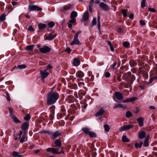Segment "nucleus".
<instances>
[{"label":"nucleus","mask_w":157,"mask_h":157,"mask_svg":"<svg viewBox=\"0 0 157 157\" xmlns=\"http://www.w3.org/2000/svg\"><path fill=\"white\" fill-rule=\"evenodd\" d=\"M59 98V94L58 93L51 91L47 96V104L50 105L55 103Z\"/></svg>","instance_id":"1"},{"label":"nucleus","mask_w":157,"mask_h":157,"mask_svg":"<svg viewBox=\"0 0 157 157\" xmlns=\"http://www.w3.org/2000/svg\"><path fill=\"white\" fill-rule=\"evenodd\" d=\"M81 30L78 31L77 32L75 33L74 36V37L73 41L70 44L73 45L75 44L80 45L81 43L78 39L79 35L81 33Z\"/></svg>","instance_id":"2"},{"label":"nucleus","mask_w":157,"mask_h":157,"mask_svg":"<svg viewBox=\"0 0 157 157\" xmlns=\"http://www.w3.org/2000/svg\"><path fill=\"white\" fill-rule=\"evenodd\" d=\"M28 9L30 11H32L34 10L37 11H41L42 9L41 8L37 6L34 5H30L29 6Z\"/></svg>","instance_id":"3"},{"label":"nucleus","mask_w":157,"mask_h":157,"mask_svg":"<svg viewBox=\"0 0 157 157\" xmlns=\"http://www.w3.org/2000/svg\"><path fill=\"white\" fill-rule=\"evenodd\" d=\"M51 50V48L47 46H45L43 48H40L39 49V50L40 52L44 54L50 52Z\"/></svg>","instance_id":"4"},{"label":"nucleus","mask_w":157,"mask_h":157,"mask_svg":"<svg viewBox=\"0 0 157 157\" xmlns=\"http://www.w3.org/2000/svg\"><path fill=\"white\" fill-rule=\"evenodd\" d=\"M133 127V125L131 124H128L125 125H124L123 126L121 127L119 129V130L121 132H122L124 131L129 129Z\"/></svg>","instance_id":"5"},{"label":"nucleus","mask_w":157,"mask_h":157,"mask_svg":"<svg viewBox=\"0 0 157 157\" xmlns=\"http://www.w3.org/2000/svg\"><path fill=\"white\" fill-rule=\"evenodd\" d=\"M47 69H45L44 71H40V73L42 78H45L48 75L49 73L47 72Z\"/></svg>","instance_id":"6"},{"label":"nucleus","mask_w":157,"mask_h":157,"mask_svg":"<svg viewBox=\"0 0 157 157\" xmlns=\"http://www.w3.org/2000/svg\"><path fill=\"white\" fill-rule=\"evenodd\" d=\"M76 75L78 80L83 81V79L82 78L84 76V74L81 71H78L76 73Z\"/></svg>","instance_id":"7"},{"label":"nucleus","mask_w":157,"mask_h":157,"mask_svg":"<svg viewBox=\"0 0 157 157\" xmlns=\"http://www.w3.org/2000/svg\"><path fill=\"white\" fill-rule=\"evenodd\" d=\"M49 134L51 136V138L53 140L55 139L61 134V133L58 131L55 132L53 133H50Z\"/></svg>","instance_id":"8"},{"label":"nucleus","mask_w":157,"mask_h":157,"mask_svg":"<svg viewBox=\"0 0 157 157\" xmlns=\"http://www.w3.org/2000/svg\"><path fill=\"white\" fill-rule=\"evenodd\" d=\"M59 149L53 147H49L46 149V151L48 152H51L53 154H57V150H59Z\"/></svg>","instance_id":"9"},{"label":"nucleus","mask_w":157,"mask_h":157,"mask_svg":"<svg viewBox=\"0 0 157 157\" xmlns=\"http://www.w3.org/2000/svg\"><path fill=\"white\" fill-rule=\"evenodd\" d=\"M56 36V34L55 33H52L51 34H49L48 36H47L45 40H52L54 39Z\"/></svg>","instance_id":"10"},{"label":"nucleus","mask_w":157,"mask_h":157,"mask_svg":"<svg viewBox=\"0 0 157 157\" xmlns=\"http://www.w3.org/2000/svg\"><path fill=\"white\" fill-rule=\"evenodd\" d=\"M99 6L103 10L107 11L109 9L108 6L104 2H101Z\"/></svg>","instance_id":"11"},{"label":"nucleus","mask_w":157,"mask_h":157,"mask_svg":"<svg viewBox=\"0 0 157 157\" xmlns=\"http://www.w3.org/2000/svg\"><path fill=\"white\" fill-rule=\"evenodd\" d=\"M115 95L116 98L118 100H122L123 98L122 94L119 92H115Z\"/></svg>","instance_id":"12"},{"label":"nucleus","mask_w":157,"mask_h":157,"mask_svg":"<svg viewBox=\"0 0 157 157\" xmlns=\"http://www.w3.org/2000/svg\"><path fill=\"white\" fill-rule=\"evenodd\" d=\"M138 123V125L140 127H142L143 126V122L144 118L142 117H140L138 118L137 119Z\"/></svg>","instance_id":"13"},{"label":"nucleus","mask_w":157,"mask_h":157,"mask_svg":"<svg viewBox=\"0 0 157 157\" xmlns=\"http://www.w3.org/2000/svg\"><path fill=\"white\" fill-rule=\"evenodd\" d=\"M12 155L14 157H21L22 155L19 152L13 151L12 153Z\"/></svg>","instance_id":"14"},{"label":"nucleus","mask_w":157,"mask_h":157,"mask_svg":"<svg viewBox=\"0 0 157 157\" xmlns=\"http://www.w3.org/2000/svg\"><path fill=\"white\" fill-rule=\"evenodd\" d=\"M70 20L68 23V27L69 28H71L72 26V24L74 23L76 21V19L75 18H71Z\"/></svg>","instance_id":"15"},{"label":"nucleus","mask_w":157,"mask_h":157,"mask_svg":"<svg viewBox=\"0 0 157 157\" xmlns=\"http://www.w3.org/2000/svg\"><path fill=\"white\" fill-rule=\"evenodd\" d=\"M118 108H122L125 109L126 108V106L125 105L123 106L120 103L115 104L114 105V109H116Z\"/></svg>","instance_id":"16"},{"label":"nucleus","mask_w":157,"mask_h":157,"mask_svg":"<svg viewBox=\"0 0 157 157\" xmlns=\"http://www.w3.org/2000/svg\"><path fill=\"white\" fill-rule=\"evenodd\" d=\"M10 116L11 118L13 119V121L16 123H18L20 122V121L15 116L12 114H10Z\"/></svg>","instance_id":"17"},{"label":"nucleus","mask_w":157,"mask_h":157,"mask_svg":"<svg viewBox=\"0 0 157 157\" xmlns=\"http://www.w3.org/2000/svg\"><path fill=\"white\" fill-rule=\"evenodd\" d=\"M105 110L102 108H101L100 110L97 112L95 114L96 116H101L103 114Z\"/></svg>","instance_id":"18"},{"label":"nucleus","mask_w":157,"mask_h":157,"mask_svg":"<svg viewBox=\"0 0 157 157\" xmlns=\"http://www.w3.org/2000/svg\"><path fill=\"white\" fill-rule=\"evenodd\" d=\"M83 20L85 21L87 20L89 18V12L88 11L84 13L83 15Z\"/></svg>","instance_id":"19"},{"label":"nucleus","mask_w":157,"mask_h":157,"mask_svg":"<svg viewBox=\"0 0 157 157\" xmlns=\"http://www.w3.org/2000/svg\"><path fill=\"white\" fill-rule=\"evenodd\" d=\"M55 144L56 147H60L61 146V142L59 139H57L55 141Z\"/></svg>","instance_id":"20"},{"label":"nucleus","mask_w":157,"mask_h":157,"mask_svg":"<svg viewBox=\"0 0 157 157\" xmlns=\"http://www.w3.org/2000/svg\"><path fill=\"white\" fill-rule=\"evenodd\" d=\"M146 136V132L144 131L141 132H140L139 135V137L140 139L144 138Z\"/></svg>","instance_id":"21"},{"label":"nucleus","mask_w":157,"mask_h":157,"mask_svg":"<svg viewBox=\"0 0 157 157\" xmlns=\"http://www.w3.org/2000/svg\"><path fill=\"white\" fill-rule=\"evenodd\" d=\"M80 63V62L78 59L75 58L73 61V64L74 65L76 66H78Z\"/></svg>","instance_id":"22"},{"label":"nucleus","mask_w":157,"mask_h":157,"mask_svg":"<svg viewBox=\"0 0 157 157\" xmlns=\"http://www.w3.org/2000/svg\"><path fill=\"white\" fill-rule=\"evenodd\" d=\"M28 127V124L27 123H23L21 126V128L23 130H26Z\"/></svg>","instance_id":"23"},{"label":"nucleus","mask_w":157,"mask_h":157,"mask_svg":"<svg viewBox=\"0 0 157 157\" xmlns=\"http://www.w3.org/2000/svg\"><path fill=\"white\" fill-rule=\"evenodd\" d=\"M82 131L86 134H88L90 132L89 129L88 128L84 127L82 129Z\"/></svg>","instance_id":"24"},{"label":"nucleus","mask_w":157,"mask_h":157,"mask_svg":"<svg viewBox=\"0 0 157 157\" xmlns=\"http://www.w3.org/2000/svg\"><path fill=\"white\" fill-rule=\"evenodd\" d=\"M46 25L45 24L40 23L38 25V28L40 29H42L45 28Z\"/></svg>","instance_id":"25"},{"label":"nucleus","mask_w":157,"mask_h":157,"mask_svg":"<svg viewBox=\"0 0 157 157\" xmlns=\"http://www.w3.org/2000/svg\"><path fill=\"white\" fill-rule=\"evenodd\" d=\"M135 77L134 75H131L130 77V80L131 81L128 80V82L130 84H132L133 82L135 79Z\"/></svg>","instance_id":"26"},{"label":"nucleus","mask_w":157,"mask_h":157,"mask_svg":"<svg viewBox=\"0 0 157 157\" xmlns=\"http://www.w3.org/2000/svg\"><path fill=\"white\" fill-rule=\"evenodd\" d=\"M77 15L78 13L76 11H73L71 14V18H75V17L77 16Z\"/></svg>","instance_id":"27"},{"label":"nucleus","mask_w":157,"mask_h":157,"mask_svg":"<svg viewBox=\"0 0 157 157\" xmlns=\"http://www.w3.org/2000/svg\"><path fill=\"white\" fill-rule=\"evenodd\" d=\"M143 143L142 142H140L139 143H136L134 144L135 147L136 148H140L141 147Z\"/></svg>","instance_id":"28"},{"label":"nucleus","mask_w":157,"mask_h":157,"mask_svg":"<svg viewBox=\"0 0 157 157\" xmlns=\"http://www.w3.org/2000/svg\"><path fill=\"white\" fill-rule=\"evenodd\" d=\"M88 135L90 136V137L92 138L95 137L97 135L94 132H90Z\"/></svg>","instance_id":"29"},{"label":"nucleus","mask_w":157,"mask_h":157,"mask_svg":"<svg viewBox=\"0 0 157 157\" xmlns=\"http://www.w3.org/2000/svg\"><path fill=\"white\" fill-rule=\"evenodd\" d=\"M34 47V45H31L26 46L25 49L27 50H31L33 49Z\"/></svg>","instance_id":"30"},{"label":"nucleus","mask_w":157,"mask_h":157,"mask_svg":"<svg viewBox=\"0 0 157 157\" xmlns=\"http://www.w3.org/2000/svg\"><path fill=\"white\" fill-rule=\"evenodd\" d=\"M6 15L5 14H2L0 16V21H5L6 18Z\"/></svg>","instance_id":"31"},{"label":"nucleus","mask_w":157,"mask_h":157,"mask_svg":"<svg viewBox=\"0 0 157 157\" xmlns=\"http://www.w3.org/2000/svg\"><path fill=\"white\" fill-rule=\"evenodd\" d=\"M27 140V138L26 136L25 135H23L22 136V137L20 140V142L21 143H23L24 142Z\"/></svg>","instance_id":"32"},{"label":"nucleus","mask_w":157,"mask_h":157,"mask_svg":"<svg viewBox=\"0 0 157 157\" xmlns=\"http://www.w3.org/2000/svg\"><path fill=\"white\" fill-rule=\"evenodd\" d=\"M122 140L124 142H128L129 141V140L128 139L127 137L125 136H123L122 138Z\"/></svg>","instance_id":"33"},{"label":"nucleus","mask_w":157,"mask_h":157,"mask_svg":"<svg viewBox=\"0 0 157 157\" xmlns=\"http://www.w3.org/2000/svg\"><path fill=\"white\" fill-rule=\"evenodd\" d=\"M107 44L109 46L111 51H113L114 50V48L113 47V46L112 45V44L111 42H110V41H108L107 42Z\"/></svg>","instance_id":"34"},{"label":"nucleus","mask_w":157,"mask_h":157,"mask_svg":"<svg viewBox=\"0 0 157 157\" xmlns=\"http://www.w3.org/2000/svg\"><path fill=\"white\" fill-rule=\"evenodd\" d=\"M105 131L106 132H108L109 130V126L107 124H105L104 125Z\"/></svg>","instance_id":"35"},{"label":"nucleus","mask_w":157,"mask_h":157,"mask_svg":"<svg viewBox=\"0 0 157 157\" xmlns=\"http://www.w3.org/2000/svg\"><path fill=\"white\" fill-rule=\"evenodd\" d=\"M122 44L123 46L125 48H128L130 45L129 43L127 41L124 42Z\"/></svg>","instance_id":"36"},{"label":"nucleus","mask_w":157,"mask_h":157,"mask_svg":"<svg viewBox=\"0 0 157 157\" xmlns=\"http://www.w3.org/2000/svg\"><path fill=\"white\" fill-rule=\"evenodd\" d=\"M98 20V27L99 30L100 29V27L101 26V24L100 22V17L99 15H98L97 17Z\"/></svg>","instance_id":"37"},{"label":"nucleus","mask_w":157,"mask_h":157,"mask_svg":"<svg viewBox=\"0 0 157 157\" xmlns=\"http://www.w3.org/2000/svg\"><path fill=\"white\" fill-rule=\"evenodd\" d=\"M55 108V107L54 105H52L51 106L50 108L51 113L54 114V110Z\"/></svg>","instance_id":"38"},{"label":"nucleus","mask_w":157,"mask_h":157,"mask_svg":"<svg viewBox=\"0 0 157 157\" xmlns=\"http://www.w3.org/2000/svg\"><path fill=\"white\" fill-rule=\"evenodd\" d=\"M97 21L96 18L95 17L94 18L91 22V25L92 26L95 25L96 24Z\"/></svg>","instance_id":"39"},{"label":"nucleus","mask_w":157,"mask_h":157,"mask_svg":"<svg viewBox=\"0 0 157 157\" xmlns=\"http://www.w3.org/2000/svg\"><path fill=\"white\" fill-rule=\"evenodd\" d=\"M132 116V114L130 111H128L126 113V116L127 118H129Z\"/></svg>","instance_id":"40"},{"label":"nucleus","mask_w":157,"mask_h":157,"mask_svg":"<svg viewBox=\"0 0 157 157\" xmlns=\"http://www.w3.org/2000/svg\"><path fill=\"white\" fill-rule=\"evenodd\" d=\"M121 11L122 14L124 17H126L127 16V10H126L123 9Z\"/></svg>","instance_id":"41"},{"label":"nucleus","mask_w":157,"mask_h":157,"mask_svg":"<svg viewBox=\"0 0 157 157\" xmlns=\"http://www.w3.org/2000/svg\"><path fill=\"white\" fill-rule=\"evenodd\" d=\"M26 67V66L24 64L18 65L17 68L20 69H23L25 68Z\"/></svg>","instance_id":"42"},{"label":"nucleus","mask_w":157,"mask_h":157,"mask_svg":"<svg viewBox=\"0 0 157 157\" xmlns=\"http://www.w3.org/2000/svg\"><path fill=\"white\" fill-rule=\"evenodd\" d=\"M73 7V5H69L68 6H67L65 7V10H71V9H72Z\"/></svg>","instance_id":"43"},{"label":"nucleus","mask_w":157,"mask_h":157,"mask_svg":"<svg viewBox=\"0 0 157 157\" xmlns=\"http://www.w3.org/2000/svg\"><path fill=\"white\" fill-rule=\"evenodd\" d=\"M55 24L53 21H51L48 23V26L51 27L52 28L55 25Z\"/></svg>","instance_id":"44"},{"label":"nucleus","mask_w":157,"mask_h":157,"mask_svg":"<svg viewBox=\"0 0 157 157\" xmlns=\"http://www.w3.org/2000/svg\"><path fill=\"white\" fill-rule=\"evenodd\" d=\"M117 64V62H115L113 64L111 65L110 68L111 69L115 70V67L116 66Z\"/></svg>","instance_id":"45"},{"label":"nucleus","mask_w":157,"mask_h":157,"mask_svg":"<svg viewBox=\"0 0 157 157\" xmlns=\"http://www.w3.org/2000/svg\"><path fill=\"white\" fill-rule=\"evenodd\" d=\"M146 0H142L141 2V6L142 8H144L145 6V2Z\"/></svg>","instance_id":"46"},{"label":"nucleus","mask_w":157,"mask_h":157,"mask_svg":"<svg viewBox=\"0 0 157 157\" xmlns=\"http://www.w3.org/2000/svg\"><path fill=\"white\" fill-rule=\"evenodd\" d=\"M30 115L27 114L24 117V119L25 121H28L30 120Z\"/></svg>","instance_id":"47"},{"label":"nucleus","mask_w":157,"mask_h":157,"mask_svg":"<svg viewBox=\"0 0 157 157\" xmlns=\"http://www.w3.org/2000/svg\"><path fill=\"white\" fill-rule=\"evenodd\" d=\"M130 102H132L136 101L137 99L136 97H132L129 98Z\"/></svg>","instance_id":"48"},{"label":"nucleus","mask_w":157,"mask_h":157,"mask_svg":"<svg viewBox=\"0 0 157 157\" xmlns=\"http://www.w3.org/2000/svg\"><path fill=\"white\" fill-rule=\"evenodd\" d=\"M91 157H95L96 155V153L94 151H93L90 153Z\"/></svg>","instance_id":"49"},{"label":"nucleus","mask_w":157,"mask_h":157,"mask_svg":"<svg viewBox=\"0 0 157 157\" xmlns=\"http://www.w3.org/2000/svg\"><path fill=\"white\" fill-rule=\"evenodd\" d=\"M28 30L30 32H32L34 31V29L31 25H30L28 27Z\"/></svg>","instance_id":"50"},{"label":"nucleus","mask_w":157,"mask_h":157,"mask_svg":"<svg viewBox=\"0 0 157 157\" xmlns=\"http://www.w3.org/2000/svg\"><path fill=\"white\" fill-rule=\"evenodd\" d=\"M148 141L147 140H144V146L145 147H147L149 145V144L148 143Z\"/></svg>","instance_id":"51"},{"label":"nucleus","mask_w":157,"mask_h":157,"mask_svg":"<svg viewBox=\"0 0 157 157\" xmlns=\"http://www.w3.org/2000/svg\"><path fill=\"white\" fill-rule=\"evenodd\" d=\"M94 2V0H90V2L89 6L93 7Z\"/></svg>","instance_id":"52"},{"label":"nucleus","mask_w":157,"mask_h":157,"mask_svg":"<svg viewBox=\"0 0 157 157\" xmlns=\"http://www.w3.org/2000/svg\"><path fill=\"white\" fill-rule=\"evenodd\" d=\"M64 51L68 53H70L71 52V50L70 48H67L65 49V50H64Z\"/></svg>","instance_id":"53"},{"label":"nucleus","mask_w":157,"mask_h":157,"mask_svg":"<svg viewBox=\"0 0 157 157\" xmlns=\"http://www.w3.org/2000/svg\"><path fill=\"white\" fill-rule=\"evenodd\" d=\"M140 25L141 26H143V25H144L145 24V22L144 21L142 20H140Z\"/></svg>","instance_id":"54"},{"label":"nucleus","mask_w":157,"mask_h":157,"mask_svg":"<svg viewBox=\"0 0 157 157\" xmlns=\"http://www.w3.org/2000/svg\"><path fill=\"white\" fill-rule=\"evenodd\" d=\"M61 110L62 112H64L66 111V109L64 105H62L61 106Z\"/></svg>","instance_id":"55"},{"label":"nucleus","mask_w":157,"mask_h":157,"mask_svg":"<svg viewBox=\"0 0 157 157\" xmlns=\"http://www.w3.org/2000/svg\"><path fill=\"white\" fill-rule=\"evenodd\" d=\"M58 151L59 150H57V154H64L65 153L62 150V148H61L60 151Z\"/></svg>","instance_id":"56"},{"label":"nucleus","mask_w":157,"mask_h":157,"mask_svg":"<svg viewBox=\"0 0 157 157\" xmlns=\"http://www.w3.org/2000/svg\"><path fill=\"white\" fill-rule=\"evenodd\" d=\"M110 76V74L109 72H107L105 74V76L106 78H108Z\"/></svg>","instance_id":"57"},{"label":"nucleus","mask_w":157,"mask_h":157,"mask_svg":"<svg viewBox=\"0 0 157 157\" xmlns=\"http://www.w3.org/2000/svg\"><path fill=\"white\" fill-rule=\"evenodd\" d=\"M148 10L151 12H155L156 11V10L154 8H148Z\"/></svg>","instance_id":"58"},{"label":"nucleus","mask_w":157,"mask_h":157,"mask_svg":"<svg viewBox=\"0 0 157 157\" xmlns=\"http://www.w3.org/2000/svg\"><path fill=\"white\" fill-rule=\"evenodd\" d=\"M6 99L7 101H10V96L8 94H7L6 95Z\"/></svg>","instance_id":"59"},{"label":"nucleus","mask_w":157,"mask_h":157,"mask_svg":"<svg viewBox=\"0 0 157 157\" xmlns=\"http://www.w3.org/2000/svg\"><path fill=\"white\" fill-rule=\"evenodd\" d=\"M54 114L53 113H51V114L50 115V120H52L54 118Z\"/></svg>","instance_id":"60"},{"label":"nucleus","mask_w":157,"mask_h":157,"mask_svg":"<svg viewBox=\"0 0 157 157\" xmlns=\"http://www.w3.org/2000/svg\"><path fill=\"white\" fill-rule=\"evenodd\" d=\"M123 103H126V102H130L129 98H128V99H125V100H124L123 101Z\"/></svg>","instance_id":"61"},{"label":"nucleus","mask_w":157,"mask_h":157,"mask_svg":"<svg viewBox=\"0 0 157 157\" xmlns=\"http://www.w3.org/2000/svg\"><path fill=\"white\" fill-rule=\"evenodd\" d=\"M134 17V15L133 14L131 13L129 16V17L130 19H133Z\"/></svg>","instance_id":"62"},{"label":"nucleus","mask_w":157,"mask_h":157,"mask_svg":"<svg viewBox=\"0 0 157 157\" xmlns=\"http://www.w3.org/2000/svg\"><path fill=\"white\" fill-rule=\"evenodd\" d=\"M86 94V91H85L84 92H79V94H82V96H85Z\"/></svg>","instance_id":"63"},{"label":"nucleus","mask_w":157,"mask_h":157,"mask_svg":"<svg viewBox=\"0 0 157 157\" xmlns=\"http://www.w3.org/2000/svg\"><path fill=\"white\" fill-rule=\"evenodd\" d=\"M18 4V3L17 2H12V5L13 6H14Z\"/></svg>","instance_id":"64"}]
</instances>
